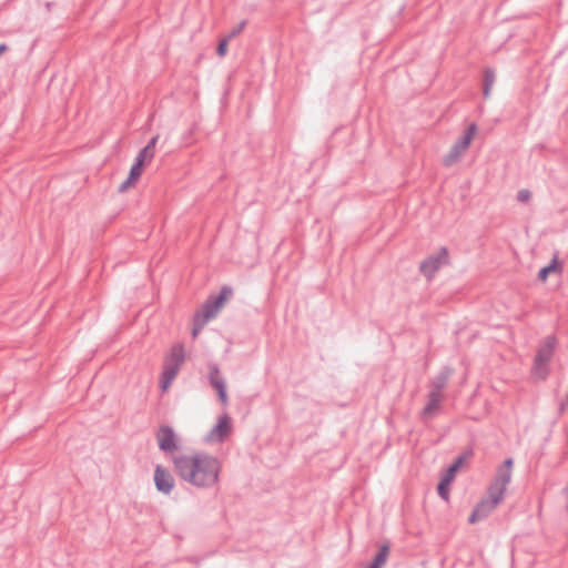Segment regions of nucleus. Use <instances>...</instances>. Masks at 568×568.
Returning <instances> with one entry per match:
<instances>
[{
    "label": "nucleus",
    "instance_id": "f257e3e1",
    "mask_svg": "<svg viewBox=\"0 0 568 568\" xmlns=\"http://www.w3.org/2000/svg\"><path fill=\"white\" fill-rule=\"evenodd\" d=\"M173 465L181 479L200 488L214 486L221 471L219 459L203 452L176 455L173 457Z\"/></svg>",
    "mask_w": 568,
    "mask_h": 568
},
{
    "label": "nucleus",
    "instance_id": "f03ea898",
    "mask_svg": "<svg viewBox=\"0 0 568 568\" xmlns=\"http://www.w3.org/2000/svg\"><path fill=\"white\" fill-rule=\"evenodd\" d=\"M514 460L507 458L497 468L494 480L488 487V497L481 499L473 509L468 523L476 524L488 517L503 501L506 488L511 479Z\"/></svg>",
    "mask_w": 568,
    "mask_h": 568
},
{
    "label": "nucleus",
    "instance_id": "7ed1b4c3",
    "mask_svg": "<svg viewBox=\"0 0 568 568\" xmlns=\"http://www.w3.org/2000/svg\"><path fill=\"white\" fill-rule=\"evenodd\" d=\"M476 131V123H470L467 126L464 134L453 144L449 152L444 156L443 163L445 166H452L460 160L463 153L469 148Z\"/></svg>",
    "mask_w": 568,
    "mask_h": 568
},
{
    "label": "nucleus",
    "instance_id": "20e7f679",
    "mask_svg": "<svg viewBox=\"0 0 568 568\" xmlns=\"http://www.w3.org/2000/svg\"><path fill=\"white\" fill-rule=\"evenodd\" d=\"M450 263L449 252L446 246H442L435 254L429 255L419 264V272L428 280H433L436 273Z\"/></svg>",
    "mask_w": 568,
    "mask_h": 568
},
{
    "label": "nucleus",
    "instance_id": "39448f33",
    "mask_svg": "<svg viewBox=\"0 0 568 568\" xmlns=\"http://www.w3.org/2000/svg\"><path fill=\"white\" fill-rule=\"evenodd\" d=\"M232 295L233 288L229 285H223L217 295H210L207 297L197 313L209 321L214 318Z\"/></svg>",
    "mask_w": 568,
    "mask_h": 568
},
{
    "label": "nucleus",
    "instance_id": "423d86ee",
    "mask_svg": "<svg viewBox=\"0 0 568 568\" xmlns=\"http://www.w3.org/2000/svg\"><path fill=\"white\" fill-rule=\"evenodd\" d=\"M473 456V450L468 449L464 452L462 455H459L454 463L446 469L445 475L440 479V481L437 485V493L444 500L448 501L449 499V486L450 483L454 480L456 473L462 467V465L465 463L466 459L470 458Z\"/></svg>",
    "mask_w": 568,
    "mask_h": 568
},
{
    "label": "nucleus",
    "instance_id": "0eeeda50",
    "mask_svg": "<svg viewBox=\"0 0 568 568\" xmlns=\"http://www.w3.org/2000/svg\"><path fill=\"white\" fill-rule=\"evenodd\" d=\"M557 344V338L555 335L547 336L540 347L537 349L534 359V369L536 372L544 371L542 377L547 374V365L552 358L554 351Z\"/></svg>",
    "mask_w": 568,
    "mask_h": 568
},
{
    "label": "nucleus",
    "instance_id": "6e6552de",
    "mask_svg": "<svg viewBox=\"0 0 568 568\" xmlns=\"http://www.w3.org/2000/svg\"><path fill=\"white\" fill-rule=\"evenodd\" d=\"M209 382L217 392V396L223 405H227L226 385L220 367L215 363L209 364Z\"/></svg>",
    "mask_w": 568,
    "mask_h": 568
},
{
    "label": "nucleus",
    "instance_id": "1a4fd4ad",
    "mask_svg": "<svg viewBox=\"0 0 568 568\" xmlns=\"http://www.w3.org/2000/svg\"><path fill=\"white\" fill-rule=\"evenodd\" d=\"M156 439L160 450L164 453H172L178 448L176 435L171 426H160L156 432Z\"/></svg>",
    "mask_w": 568,
    "mask_h": 568
},
{
    "label": "nucleus",
    "instance_id": "9d476101",
    "mask_svg": "<svg viewBox=\"0 0 568 568\" xmlns=\"http://www.w3.org/2000/svg\"><path fill=\"white\" fill-rule=\"evenodd\" d=\"M154 484L158 491L169 495L174 488V478L169 469L156 465L154 469Z\"/></svg>",
    "mask_w": 568,
    "mask_h": 568
},
{
    "label": "nucleus",
    "instance_id": "9b49d317",
    "mask_svg": "<svg viewBox=\"0 0 568 568\" xmlns=\"http://www.w3.org/2000/svg\"><path fill=\"white\" fill-rule=\"evenodd\" d=\"M232 429L231 418L227 414L221 416L217 424L210 430L206 436L209 442H223Z\"/></svg>",
    "mask_w": 568,
    "mask_h": 568
},
{
    "label": "nucleus",
    "instance_id": "f8f14e48",
    "mask_svg": "<svg viewBox=\"0 0 568 568\" xmlns=\"http://www.w3.org/2000/svg\"><path fill=\"white\" fill-rule=\"evenodd\" d=\"M452 369L447 366L443 367L442 371L432 379L429 393L442 395V390L446 387Z\"/></svg>",
    "mask_w": 568,
    "mask_h": 568
},
{
    "label": "nucleus",
    "instance_id": "ddd939ff",
    "mask_svg": "<svg viewBox=\"0 0 568 568\" xmlns=\"http://www.w3.org/2000/svg\"><path fill=\"white\" fill-rule=\"evenodd\" d=\"M442 397V395H438L436 393H428L427 404L422 410V417L424 419L432 418L436 414V412L439 410Z\"/></svg>",
    "mask_w": 568,
    "mask_h": 568
},
{
    "label": "nucleus",
    "instance_id": "4468645a",
    "mask_svg": "<svg viewBox=\"0 0 568 568\" xmlns=\"http://www.w3.org/2000/svg\"><path fill=\"white\" fill-rule=\"evenodd\" d=\"M185 361V352L183 344H175L172 346L170 354L165 357L164 363L170 365H176L178 368Z\"/></svg>",
    "mask_w": 568,
    "mask_h": 568
},
{
    "label": "nucleus",
    "instance_id": "2eb2a0df",
    "mask_svg": "<svg viewBox=\"0 0 568 568\" xmlns=\"http://www.w3.org/2000/svg\"><path fill=\"white\" fill-rule=\"evenodd\" d=\"M180 368L176 365H170L164 363L162 376H161V388L166 390L172 384L173 379L179 374Z\"/></svg>",
    "mask_w": 568,
    "mask_h": 568
},
{
    "label": "nucleus",
    "instance_id": "dca6fc26",
    "mask_svg": "<svg viewBox=\"0 0 568 568\" xmlns=\"http://www.w3.org/2000/svg\"><path fill=\"white\" fill-rule=\"evenodd\" d=\"M389 555V545L384 544L379 547L377 554L374 556L373 561L369 564L367 568H383L386 564Z\"/></svg>",
    "mask_w": 568,
    "mask_h": 568
},
{
    "label": "nucleus",
    "instance_id": "f3484780",
    "mask_svg": "<svg viewBox=\"0 0 568 568\" xmlns=\"http://www.w3.org/2000/svg\"><path fill=\"white\" fill-rule=\"evenodd\" d=\"M552 272H561V263L558 261L557 255H555L549 265L544 266L538 272V280L545 282L548 275Z\"/></svg>",
    "mask_w": 568,
    "mask_h": 568
},
{
    "label": "nucleus",
    "instance_id": "a211bd4d",
    "mask_svg": "<svg viewBox=\"0 0 568 568\" xmlns=\"http://www.w3.org/2000/svg\"><path fill=\"white\" fill-rule=\"evenodd\" d=\"M495 71L491 68H486L484 71V83H483V94L485 98H488L490 94V90L495 83Z\"/></svg>",
    "mask_w": 568,
    "mask_h": 568
},
{
    "label": "nucleus",
    "instance_id": "6ab92c4d",
    "mask_svg": "<svg viewBox=\"0 0 568 568\" xmlns=\"http://www.w3.org/2000/svg\"><path fill=\"white\" fill-rule=\"evenodd\" d=\"M207 322L209 320L196 312L193 318L192 336L196 337Z\"/></svg>",
    "mask_w": 568,
    "mask_h": 568
},
{
    "label": "nucleus",
    "instance_id": "aec40b11",
    "mask_svg": "<svg viewBox=\"0 0 568 568\" xmlns=\"http://www.w3.org/2000/svg\"><path fill=\"white\" fill-rule=\"evenodd\" d=\"M143 164L140 162V160H134L133 165L130 169L129 176H131L132 180L138 181L143 172Z\"/></svg>",
    "mask_w": 568,
    "mask_h": 568
},
{
    "label": "nucleus",
    "instance_id": "412c9836",
    "mask_svg": "<svg viewBox=\"0 0 568 568\" xmlns=\"http://www.w3.org/2000/svg\"><path fill=\"white\" fill-rule=\"evenodd\" d=\"M154 154L151 151H148L145 148L141 149L135 160H140V162L144 165L146 161H151Z\"/></svg>",
    "mask_w": 568,
    "mask_h": 568
},
{
    "label": "nucleus",
    "instance_id": "4be33fe9",
    "mask_svg": "<svg viewBox=\"0 0 568 568\" xmlns=\"http://www.w3.org/2000/svg\"><path fill=\"white\" fill-rule=\"evenodd\" d=\"M230 41H231V39H229L226 36L222 40H220L217 48H216V53L220 57H224L226 54L227 45H229Z\"/></svg>",
    "mask_w": 568,
    "mask_h": 568
},
{
    "label": "nucleus",
    "instance_id": "5701e85b",
    "mask_svg": "<svg viewBox=\"0 0 568 568\" xmlns=\"http://www.w3.org/2000/svg\"><path fill=\"white\" fill-rule=\"evenodd\" d=\"M246 26V20H242L237 26H235L230 32L229 34L226 36L229 39H233L235 38L236 36H239L245 28Z\"/></svg>",
    "mask_w": 568,
    "mask_h": 568
},
{
    "label": "nucleus",
    "instance_id": "b1692460",
    "mask_svg": "<svg viewBox=\"0 0 568 568\" xmlns=\"http://www.w3.org/2000/svg\"><path fill=\"white\" fill-rule=\"evenodd\" d=\"M531 199V192L528 189H521L517 192V201L520 203H527Z\"/></svg>",
    "mask_w": 568,
    "mask_h": 568
},
{
    "label": "nucleus",
    "instance_id": "393cba45",
    "mask_svg": "<svg viewBox=\"0 0 568 568\" xmlns=\"http://www.w3.org/2000/svg\"><path fill=\"white\" fill-rule=\"evenodd\" d=\"M138 181L132 180L131 176H128L118 187L120 193L126 192L131 186H133Z\"/></svg>",
    "mask_w": 568,
    "mask_h": 568
},
{
    "label": "nucleus",
    "instance_id": "a878e982",
    "mask_svg": "<svg viewBox=\"0 0 568 568\" xmlns=\"http://www.w3.org/2000/svg\"><path fill=\"white\" fill-rule=\"evenodd\" d=\"M159 140V135L153 136L148 144L144 146L148 151H151L154 154L155 145Z\"/></svg>",
    "mask_w": 568,
    "mask_h": 568
},
{
    "label": "nucleus",
    "instance_id": "bb28decb",
    "mask_svg": "<svg viewBox=\"0 0 568 568\" xmlns=\"http://www.w3.org/2000/svg\"><path fill=\"white\" fill-rule=\"evenodd\" d=\"M8 50V45L6 43H0V55Z\"/></svg>",
    "mask_w": 568,
    "mask_h": 568
}]
</instances>
